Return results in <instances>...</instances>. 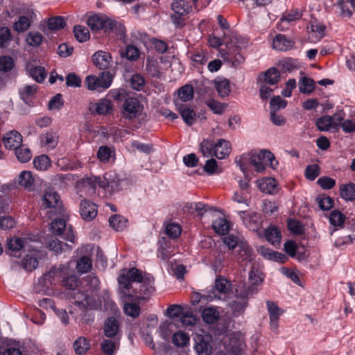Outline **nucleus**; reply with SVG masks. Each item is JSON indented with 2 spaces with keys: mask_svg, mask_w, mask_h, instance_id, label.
<instances>
[{
  "mask_svg": "<svg viewBox=\"0 0 355 355\" xmlns=\"http://www.w3.org/2000/svg\"><path fill=\"white\" fill-rule=\"evenodd\" d=\"M212 227L217 234L220 235L227 234L230 230L228 221L223 218L215 220L212 223Z\"/></svg>",
  "mask_w": 355,
  "mask_h": 355,
  "instance_id": "nucleus-37",
  "label": "nucleus"
},
{
  "mask_svg": "<svg viewBox=\"0 0 355 355\" xmlns=\"http://www.w3.org/2000/svg\"><path fill=\"white\" fill-rule=\"evenodd\" d=\"M315 87V82L313 79L303 76L299 80V89L302 94L311 93Z\"/></svg>",
  "mask_w": 355,
  "mask_h": 355,
  "instance_id": "nucleus-36",
  "label": "nucleus"
},
{
  "mask_svg": "<svg viewBox=\"0 0 355 355\" xmlns=\"http://www.w3.org/2000/svg\"><path fill=\"white\" fill-rule=\"evenodd\" d=\"M15 155L20 162L26 163L31 159L32 153L29 148L21 145L15 150Z\"/></svg>",
  "mask_w": 355,
  "mask_h": 355,
  "instance_id": "nucleus-43",
  "label": "nucleus"
},
{
  "mask_svg": "<svg viewBox=\"0 0 355 355\" xmlns=\"http://www.w3.org/2000/svg\"><path fill=\"white\" fill-rule=\"evenodd\" d=\"M206 105L214 112V114H222L226 108V105L214 99H209Z\"/></svg>",
  "mask_w": 355,
  "mask_h": 355,
  "instance_id": "nucleus-57",
  "label": "nucleus"
},
{
  "mask_svg": "<svg viewBox=\"0 0 355 355\" xmlns=\"http://www.w3.org/2000/svg\"><path fill=\"white\" fill-rule=\"evenodd\" d=\"M33 164L36 169L46 171L51 166V160L47 155H42L34 158Z\"/></svg>",
  "mask_w": 355,
  "mask_h": 355,
  "instance_id": "nucleus-41",
  "label": "nucleus"
},
{
  "mask_svg": "<svg viewBox=\"0 0 355 355\" xmlns=\"http://www.w3.org/2000/svg\"><path fill=\"white\" fill-rule=\"evenodd\" d=\"M216 89L218 94L221 97H225L230 92V83L227 80H224L216 83Z\"/></svg>",
  "mask_w": 355,
  "mask_h": 355,
  "instance_id": "nucleus-58",
  "label": "nucleus"
},
{
  "mask_svg": "<svg viewBox=\"0 0 355 355\" xmlns=\"http://www.w3.org/2000/svg\"><path fill=\"white\" fill-rule=\"evenodd\" d=\"M30 239L27 238L14 237L8 241V253L12 257H18L21 252L31 251Z\"/></svg>",
  "mask_w": 355,
  "mask_h": 355,
  "instance_id": "nucleus-5",
  "label": "nucleus"
},
{
  "mask_svg": "<svg viewBox=\"0 0 355 355\" xmlns=\"http://www.w3.org/2000/svg\"><path fill=\"white\" fill-rule=\"evenodd\" d=\"M345 216L340 211L334 210L331 212L329 222L334 226H341L345 221Z\"/></svg>",
  "mask_w": 355,
  "mask_h": 355,
  "instance_id": "nucleus-62",
  "label": "nucleus"
},
{
  "mask_svg": "<svg viewBox=\"0 0 355 355\" xmlns=\"http://www.w3.org/2000/svg\"><path fill=\"white\" fill-rule=\"evenodd\" d=\"M37 86L34 85H26L23 88L20 89L19 94L21 98L26 104H30L32 98L35 96L37 91Z\"/></svg>",
  "mask_w": 355,
  "mask_h": 355,
  "instance_id": "nucleus-31",
  "label": "nucleus"
},
{
  "mask_svg": "<svg viewBox=\"0 0 355 355\" xmlns=\"http://www.w3.org/2000/svg\"><path fill=\"white\" fill-rule=\"evenodd\" d=\"M66 221L62 218H55L51 222V230L53 234L60 235L66 230Z\"/></svg>",
  "mask_w": 355,
  "mask_h": 355,
  "instance_id": "nucleus-53",
  "label": "nucleus"
},
{
  "mask_svg": "<svg viewBox=\"0 0 355 355\" xmlns=\"http://www.w3.org/2000/svg\"><path fill=\"white\" fill-rule=\"evenodd\" d=\"M87 290L85 291L72 292L73 304L82 310L80 319L87 324L93 322V315L87 312V310H99L102 306V302L98 294L100 290V281L93 274L85 278Z\"/></svg>",
  "mask_w": 355,
  "mask_h": 355,
  "instance_id": "nucleus-2",
  "label": "nucleus"
},
{
  "mask_svg": "<svg viewBox=\"0 0 355 355\" xmlns=\"http://www.w3.org/2000/svg\"><path fill=\"white\" fill-rule=\"evenodd\" d=\"M340 196L345 200H355V184L351 182L341 185Z\"/></svg>",
  "mask_w": 355,
  "mask_h": 355,
  "instance_id": "nucleus-30",
  "label": "nucleus"
},
{
  "mask_svg": "<svg viewBox=\"0 0 355 355\" xmlns=\"http://www.w3.org/2000/svg\"><path fill=\"white\" fill-rule=\"evenodd\" d=\"M41 142L43 146L51 149L54 148L58 143V136L56 132L48 131L41 137Z\"/></svg>",
  "mask_w": 355,
  "mask_h": 355,
  "instance_id": "nucleus-28",
  "label": "nucleus"
},
{
  "mask_svg": "<svg viewBox=\"0 0 355 355\" xmlns=\"http://www.w3.org/2000/svg\"><path fill=\"white\" fill-rule=\"evenodd\" d=\"M29 254L25 255L24 258L21 261V267L27 270L32 271L35 269L38 266V252L36 251L33 247L31 248Z\"/></svg>",
  "mask_w": 355,
  "mask_h": 355,
  "instance_id": "nucleus-17",
  "label": "nucleus"
},
{
  "mask_svg": "<svg viewBox=\"0 0 355 355\" xmlns=\"http://www.w3.org/2000/svg\"><path fill=\"white\" fill-rule=\"evenodd\" d=\"M15 62L10 56L2 55L0 57V71H9L13 69Z\"/></svg>",
  "mask_w": 355,
  "mask_h": 355,
  "instance_id": "nucleus-59",
  "label": "nucleus"
},
{
  "mask_svg": "<svg viewBox=\"0 0 355 355\" xmlns=\"http://www.w3.org/2000/svg\"><path fill=\"white\" fill-rule=\"evenodd\" d=\"M232 284L227 279L220 276L215 281L212 293L214 298L225 300L231 291Z\"/></svg>",
  "mask_w": 355,
  "mask_h": 355,
  "instance_id": "nucleus-9",
  "label": "nucleus"
},
{
  "mask_svg": "<svg viewBox=\"0 0 355 355\" xmlns=\"http://www.w3.org/2000/svg\"><path fill=\"white\" fill-rule=\"evenodd\" d=\"M154 277L142 275L141 270L131 268L121 270L118 283L122 297L127 300L137 301L148 299L155 291Z\"/></svg>",
  "mask_w": 355,
  "mask_h": 355,
  "instance_id": "nucleus-1",
  "label": "nucleus"
},
{
  "mask_svg": "<svg viewBox=\"0 0 355 355\" xmlns=\"http://www.w3.org/2000/svg\"><path fill=\"white\" fill-rule=\"evenodd\" d=\"M101 349L106 355H114L116 343L112 340L104 339L101 343Z\"/></svg>",
  "mask_w": 355,
  "mask_h": 355,
  "instance_id": "nucleus-64",
  "label": "nucleus"
},
{
  "mask_svg": "<svg viewBox=\"0 0 355 355\" xmlns=\"http://www.w3.org/2000/svg\"><path fill=\"white\" fill-rule=\"evenodd\" d=\"M251 154L249 155H242L239 157H236L235 159V162L239 166L240 169L243 172V173H246L248 171V166L250 164Z\"/></svg>",
  "mask_w": 355,
  "mask_h": 355,
  "instance_id": "nucleus-60",
  "label": "nucleus"
},
{
  "mask_svg": "<svg viewBox=\"0 0 355 355\" xmlns=\"http://www.w3.org/2000/svg\"><path fill=\"white\" fill-rule=\"evenodd\" d=\"M67 270V268L63 265H60L58 268L52 267L49 272H46L44 275L40 279V282L46 287L56 284L61 281L63 272Z\"/></svg>",
  "mask_w": 355,
  "mask_h": 355,
  "instance_id": "nucleus-7",
  "label": "nucleus"
},
{
  "mask_svg": "<svg viewBox=\"0 0 355 355\" xmlns=\"http://www.w3.org/2000/svg\"><path fill=\"white\" fill-rule=\"evenodd\" d=\"M112 103L110 100L103 98L98 103H94L90 107V110L94 111L98 114H107L112 110Z\"/></svg>",
  "mask_w": 355,
  "mask_h": 355,
  "instance_id": "nucleus-21",
  "label": "nucleus"
},
{
  "mask_svg": "<svg viewBox=\"0 0 355 355\" xmlns=\"http://www.w3.org/2000/svg\"><path fill=\"white\" fill-rule=\"evenodd\" d=\"M144 106L137 98L128 97L123 107V116L129 120L139 118L143 112Z\"/></svg>",
  "mask_w": 355,
  "mask_h": 355,
  "instance_id": "nucleus-4",
  "label": "nucleus"
},
{
  "mask_svg": "<svg viewBox=\"0 0 355 355\" xmlns=\"http://www.w3.org/2000/svg\"><path fill=\"white\" fill-rule=\"evenodd\" d=\"M280 72L277 69L271 67L263 74L264 83L270 85H276L280 79Z\"/></svg>",
  "mask_w": 355,
  "mask_h": 355,
  "instance_id": "nucleus-29",
  "label": "nucleus"
},
{
  "mask_svg": "<svg viewBox=\"0 0 355 355\" xmlns=\"http://www.w3.org/2000/svg\"><path fill=\"white\" fill-rule=\"evenodd\" d=\"M202 320L207 324H214L219 318V311L214 307H207L203 309L201 314Z\"/></svg>",
  "mask_w": 355,
  "mask_h": 355,
  "instance_id": "nucleus-25",
  "label": "nucleus"
},
{
  "mask_svg": "<svg viewBox=\"0 0 355 355\" xmlns=\"http://www.w3.org/2000/svg\"><path fill=\"white\" fill-rule=\"evenodd\" d=\"M73 33L76 39L80 42H84L89 38V33L86 27L76 25L73 28Z\"/></svg>",
  "mask_w": 355,
  "mask_h": 355,
  "instance_id": "nucleus-46",
  "label": "nucleus"
},
{
  "mask_svg": "<svg viewBox=\"0 0 355 355\" xmlns=\"http://www.w3.org/2000/svg\"><path fill=\"white\" fill-rule=\"evenodd\" d=\"M230 152L231 144L228 141L220 139L215 143V157L218 159H225Z\"/></svg>",
  "mask_w": 355,
  "mask_h": 355,
  "instance_id": "nucleus-20",
  "label": "nucleus"
},
{
  "mask_svg": "<svg viewBox=\"0 0 355 355\" xmlns=\"http://www.w3.org/2000/svg\"><path fill=\"white\" fill-rule=\"evenodd\" d=\"M265 237L272 245H279L281 241V232L277 227L270 226L265 230Z\"/></svg>",
  "mask_w": 355,
  "mask_h": 355,
  "instance_id": "nucleus-27",
  "label": "nucleus"
},
{
  "mask_svg": "<svg viewBox=\"0 0 355 355\" xmlns=\"http://www.w3.org/2000/svg\"><path fill=\"white\" fill-rule=\"evenodd\" d=\"M200 150L204 157L215 156V143L212 140L203 139L200 144Z\"/></svg>",
  "mask_w": 355,
  "mask_h": 355,
  "instance_id": "nucleus-34",
  "label": "nucleus"
},
{
  "mask_svg": "<svg viewBox=\"0 0 355 355\" xmlns=\"http://www.w3.org/2000/svg\"><path fill=\"white\" fill-rule=\"evenodd\" d=\"M65 25L63 17H54L48 20V27L51 30H59L64 28Z\"/></svg>",
  "mask_w": 355,
  "mask_h": 355,
  "instance_id": "nucleus-61",
  "label": "nucleus"
},
{
  "mask_svg": "<svg viewBox=\"0 0 355 355\" xmlns=\"http://www.w3.org/2000/svg\"><path fill=\"white\" fill-rule=\"evenodd\" d=\"M127 220L119 215L112 216L109 219L110 225L116 231H121L125 227Z\"/></svg>",
  "mask_w": 355,
  "mask_h": 355,
  "instance_id": "nucleus-40",
  "label": "nucleus"
},
{
  "mask_svg": "<svg viewBox=\"0 0 355 355\" xmlns=\"http://www.w3.org/2000/svg\"><path fill=\"white\" fill-rule=\"evenodd\" d=\"M195 349L198 355H209L212 347L207 337L197 335L195 338Z\"/></svg>",
  "mask_w": 355,
  "mask_h": 355,
  "instance_id": "nucleus-16",
  "label": "nucleus"
},
{
  "mask_svg": "<svg viewBox=\"0 0 355 355\" xmlns=\"http://www.w3.org/2000/svg\"><path fill=\"white\" fill-rule=\"evenodd\" d=\"M123 311L127 315L135 318L138 317L140 313V307L135 303H125L123 305Z\"/></svg>",
  "mask_w": 355,
  "mask_h": 355,
  "instance_id": "nucleus-56",
  "label": "nucleus"
},
{
  "mask_svg": "<svg viewBox=\"0 0 355 355\" xmlns=\"http://www.w3.org/2000/svg\"><path fill=\"white\" fill-rule=\"evenodd\" d=\"M259 189L268 194H272L277 192V182L274 178H263L257 182Z\"/></svg>",
  "mask_w": 355,
  "mask_h": 355,
  "instance_id": "nucleus-23",
  "label": "nucleus"
},
{
  "mask_svg": "<svg viewBox=\"0 0 355 355\" xmlns=\"http://www.w3.org/2000/svg\"><path fill=\"white\" fill-rule=\"evenodd\" d=\"M92 260L87 256H83L77 262L76 269L81 273H86L92 268Z\"/></svg>",
  "mask_w": 355,
  "mask_h": 355,
  "instance_id": "nucleus-48",
  "label": "nucleus"
},
{
  "mask_svg": "<svg viewBox=\"0 0 355 355\" xmlns=\"http://www.w3.org/2000/svg\"><path fill=\"white\" fill-rule=\"evenodd\" d=\"M48 245L49 249L55 252L56 254L66 250L69 251L71 249V247L69 245L64 243L57 239H51L49 241Z\"/></svg>",
  "mask_w": 355,
  "mask_h": 355,
  "instance_id": "nucleus-38",
  "label": "nucleus"
},
{
  "mask_svg": "<svg viewBox=\"0 0 355 355\" xmlns=\"http://www.w3.org/2000/svg\"><path fill=\"white\" fill-rule=\"evenodd\" d=\"M92 61L94 65L100 70H105L108 69L112 62V59L109 53L98 51L92 55Z\"/></svg>",
  "mask_w": 355,
  "mask_h": 355,
  "instance_id": "nucleus-13",
  "label": "nucleus"
},
{
  "mask_svg": "<svg viewBox=\"0 0 355 355\" xmlns=\"http://www.w3.org/2000/svg\"><path fill=\"white\" fill-rule=\"evenodd\" d=\"M229 306L234 316H239L244 313L245 308L248 306V302L237 299L232 301Z\"/></svg>",
  "mask_w": 355,
  "mask_h": 355,
  "instance_id": "nucleus-39",
  "label": "nucleus"
},
{
  "mask_svg": "<svg viewBox=\"0 0 355 355\" xmlns=\"http://www.w3.org/2000/svg\"><path fill=\"white\" fill-rule=\"evenodd\" d=\"M31 76L37 83H42L44 80L46 73L44 68L42 67H33L29 70Z\"/></svg>",
  "mask_w": 355,
  "mask_h": 355,
  "instance_id": "nucleus-52",
  "label": "nucleus"
},
{
  "mask_svg": "<svg viewBox=\"0 0 355 355\" xmlns=\"http://www.w3.org/2000/svg\"><path fill=\"white\" fill-rule=\"evenodd\" d=\"M12 40L10 29L8 27L0 28V48H6Z\"/></svg>",
  "mask_w": 355,
  "mask_h": 355,
  "instance_id": "nucleus-50",
  "label": "nucleus"
},
{
  "mask_svg": "<svg viewBox=\"0 0 355 355\" xmlns=\"http://www.w3.org/2000/svg\"><path fill=\"white\" fill-rule=\"evenodd\" d=\"M171 8L175 14L180 15H185L191 11V6L185 0L173 1Z\"/></svg>",
  "mask_w": 355,
  "mask_h": 355,
  "instance_id": "nucleus-26",
  "label": "nucleus"
},
{
  "mask_svg": "<svg viewBox=\"0 0 355 355\" xmlns=\"http://www.w3.org/2000/svg\"><path fill=\"white\" fill-rule=\"evenodd\" d=\"M243 223L250 230L257 231L261 226L262 219L259 214L257 212H250L248 214L245 211L238 212Z\"/></svg>",
  "mask_w": 355,
  "mask_h": 355,
  "instance_id": "nucleus-8",
  "label": "nucleus"
},
{
  "mask_svg": "<svg viewBox=\"0 0 355 355\" xmlns=\"http://www.w3.org/2000/svg\"><path fill=\"white\" fill-rule=\"evenodd\" d=\"M316 126L320 131H328L331 128H334V122H332V117L326 115L323 116L316 121Z\"/></svg>",
  "mask_w": 355,
  "mask_h": 355,
  "instance_id": "nucleus-42",
  "label": "nucleus"
},
{
  "mask_svg": "<svg viewBox=\"0 0 355 355\" xmlns=\"http://www.w3.org/2000/svg\"><path fill=\"white\" fill-rule=\"evenodd\" d=\"M259 155L266 166L269 165L272 168H275L276 165L277 164V162L275 161V156L270 151L267 150H261L259 152Z\"/></svg>",
  "mask_w": 355,
  "mask_h": 355,
  "instance_id": "nucleus-47",
  "label": "nucleus"
},
{
  "mask_svg": "<svg viewBox=\"0 0 355 355\" xmlns=\"http://www.w3.org/2000/svg\"><path fill=\"white\" fill-rule=\"evenodd\" d=\"M189 342V336L182 331H178L173 336V343L177 347H184Z\"/></svg>",
  "mask_w": 355,
  "mask_h": 355,
  "instance_id": "nucleus-45",
  "label": "nucleus"
},
{
  "mask_svg": "<svg viewBox=\"0 0 355 355\" xmlns=\"http://www.w3.org/2000/svg\"><path fill=\"white\" fill-rule=\"evenodd\" d=\"M87 25L92 31L103 30L107 32L116 26V21L105 16L95 15L88 18Z\"/></svg>",
  "mask_w": 355,
  "mask_h": 355,
  "instance_id": "nucleus-6",
  "label": "nucleus"
},
{
  "mask_svg": "<svg viewBox=\"0 0 355 355\" xmlns=\"http://www.w3.org/2000/svg\"><path fill=\"white\" fill-rule=\"evenodd\" d=\"M22 136L16 130H11L2 138L5 147L10 150H16L22 144Z\"/></svg>",
  "mask_w": 355,
  "mask_h": 355,
  "instance_id": "nucleus-11",
  "label": "nucleus"
},
{
  "mask_svg": "<svg viewBox=\"0 0 355 355\" xmlns=\"http://www.w3.org/2000/svg\"><path fill=\"white\" fill-rule=\"evenodd\" d=\"M109 187L111 188L112 191H119L122 189L124 183L127 181L124 179H119L118 175L112 176L111 173H109Z\"/></svg>",
  "mask_w": 355,
  "mask_h": 355,
  "instance_id": "nucleus-49",
  "label": "nucleus"
},
{
  "mask_svg": "<svg viewBox=\"0 0 355 355\" xmlns=\"http://www.w3.org/2000/svg\"><path fill=\"white\" fill-rule=\"evenodd\" d=\"M180 102H187L193 98L194 90L193 86L185 85L178 89L177 92Z\"/></svg>",
  "mask_w": 355,
  "mask_h": 355,
  "instance_id": "nucleus-32",
  "label": "nucleus"
},
{
  "mask_svg": "<svg viewBox=\"0 0 355 355\" xmlns=\"http://www.w3.org/2000/svg\"><path fill=\"white\" fill-rule=\"evenodd\" d=\"M166 234L171 239H177L181 234V227L176 223H169L166 226Z\"/></svg>",
  "mask_w": 355,
  "mask_h": 355,
  "instance_id": "nucleus-63",
  "label": "nucleus"
},
{
  "mask_svg": "<svg viewBox=\"0 0 355 355\" xmlns=\"http://www.w3.org/2000/svg\"><path fill=\"white\" fill-rule=\"evenodd\" d=\"M308 28H309L312 33H315L316 38L319 40L324 36V32L326 27L317 21H311Z\"/></svg>",
  "mask_w": 355,
  "mask_h": 355,
  "instance_id": "nucleus-55",
  "label": "nucleus"
},
{
  "mask_svg": "<svg viewBox=\"0 0 355 355\" xmlns=\"http://www.w3.org/2000/svg\"><path fill=\"white\" fill-rule=\"evenodd\" d=\"M64 274L65 272L64 271L60 282H62L63 285L66 287V288L69 290L67 293L68 297L71 302L73 304V299L72 298L71 296L72 292L80 291L79 290L76 289V288L78 286V278L74 275L64 277Z\"/></svg>",
  "mask_w": 355,
  "mask_h": 355,
  "instance_id": "nucleus-18",
  "label": "nucleus"
},
{
  "mask_svg": "<svg viewBox=\"0 0 355 355\" xmlns=\"http://www.w3.org/2000/svg\"><path fill=\"white\" fill-rule=\"evenodd\" d=\"M42 205L45 209H51L54 214H60L64 211L60 197L54 189L45 191L42 198Z\"/></svg>",
  "mask_w": 355,
  "mask_h": 355,
  "instance_id": "nucleus-3",
  "label": "nucleus"
},
{
  "mask_svg": "<svg viewBox=\"0 0 355 355\" xmlns=\"http://www.w3.org/2000/svg\"><path fill=\"white\" fill-rule=\"evenodd\" d=\"M90 343L85 337L78 338L73 343V349L76 354L81 355L89 350Z\"/></svg>",
  "mask_w": 355,
  "mask_h": 355,
  "instance_id": "nucleus-35",
  "label": "nucleus"
},
{
  "mask_svg": "<svg viewBox=\"0 0 355 355\" xmlns=\"http://www.w3.org/2000/svg\"><path fill=\"white\" fill-rule=\"evenodd\" d=\"M31 25L30 19L26 16L19 17L17 21L14 25V29L17 32H24L28 29Z\"/></svg>",
  "mask_w": 355,
  "mask_h": 355,
  "instance_id": "nucleus-54",
  "label": "nucleus"
},
{
  "mask_svg": "<svg viewBox=\"0 0 355 355\" xmlns=\"http://www.w3.org/2000/svg\"><path fill=\"white\" fill-rule=\"evenodd\" d=\"M338 5L341 10L343 17L349 18L355 12V0H338Z\"/></svg>",
  "mask_w": 355,
  "mask_h": 355,
  "instance_id": "nucleus-24",
  "label": "nucleus"
},
{
  "mask_svg": "<svg viewBox=\"0 0 355 355\" xmlns=\"http://www.w3.org/2000/svg\"><path fill=\"white\" fill-rule=\"evenodd\" d=\"M224 58L226 62L231 63L232 66L234 67H237L245 60L244 57L240 53V52L234 53H228Z\"/></svg>",
  "mask_w": 355,
  "mask_h": 355,
  "instance_id": "nucleus-51",
  "label": "nucleus"
},
{
  "mask_svg": "<svg viewBox=\"0 0 355 355\" xmlns=\"http://www.w3.org/2000/svg\"><path fill=\"white\" fill-rule=\"evenodd\" d=\"M295 42L293 40L286 37L284 35L278 34L273 40L272 47L279 51H286L293 49Z\"/></svg>",
  "mask_w": 355,
  "mask_h": 355,
  "instance_id": "nucleus-15",
  "label": "nucleus"
},
{
  "mask_svg": "<svg viewBox=\"0 0 355 355\" xmlns=\"http://www.w3.org/2000/svg\"><path fill=\"white\" fill-rule=\"evenodd\" d=\"M99 80V92L110 87L112 82V76L109 71L102 72L98 77Z\"/></svg>",
  "mask_w": 355,
  "mask_h": 355,
  "instance_id": "nucleus-44",
  "label": "nucleus"
},
{
  "mask_svg": "<svg viewBox=\"0 0 355 355\" xmlns=\"http://www.w3.org/2000/svg\"><path fill=\"white\" fill-rule=\"evenodd\" d=\"M80 214L83 220L90 221L97 215L96 205L90 201L84 200L80 204Z\"/></svg>",
  "mask_w": 355,
  "mask_h": 355,
  "instance_id": "nucleus-14",
  "label": "nucleus"
},
{
  "mask_svg": "<svg viewBox=\"0 0 355 355\" xmlns=\"http://www.w3.org/2000/svg\"><path fill=\"white\" fill-rule=\"evenodd\" d=\"M109 173H105L103 177L93 176L87 178L85 184L89 185L93 190L98 186L105 189L109 187Z\"/></svg>",
  "mask_w": 355,
  "mask_h": 355,
  "instance_id": "nucleus-19",
  "label": "nucleus"
},
{
  "mask_svg": "<svg viewBox=\"0 0 355 355\" xmlns=\"http://www.w3.org/2000/svg\"><path fill=\"white\" fill-rule=\"evenodd\" d=\"M176 110L178 111L184 123L189 125H192L196 121V114L195 111L188 105L183 104L178 100H173Z\"/></svg>",
  "mask_w": 355,
  "mask_h": 355,
  "instance_id": "nucleus-10",
  "label": "nucleus"
},
{
  "mask_svg": "<svg viewBox=\"0 0 355 355\" xmlns=\"http://www.w3.org/2000/svg\"><path fill=\"white\" fill-rule=\"evenodd\" d=\"M35 182V178L29 171H21L18 176V183L21 187L30 189Z\"/></svg>",
  "mask_w": 355,
  "mask_h": 355,
  "instance_id": "nucleus-33",
  "label": "nucleus"
},
{
  "mask_svg": "<svg viewBox=\"0 0 355 355\" xmlns=\"http://www.w3.org/2000/svg\"><path fill=\"white\" fill-rule=\"evenodd\" d=\"M266 306L270 317V328L275 330L278 327L279 318L284 311L275 302L269 300L266 301Z\"/></svg>",
  "mask_w": 355,
  "mask_h": 355,
  "instance_id": "nucleus-12",
  "label": "nucleus"
},
{
  "mask_svg": "<svg viewBox=\"0 0 355 355\" xmlns=\"http://www.w3.org/2000/svg\"><path fill=\"white\" fill-rule=\"evenodd\" d=\"M103 330L104 334L107 337H114L119 330V324L118 320L114 317L108 318L105 322Z\"/></svg>",
  "mask_w": 355,
  "mask_h": 355,
  "instance_id": "nucleus-22",
  "label": "nucleus"
}]
</instances>
